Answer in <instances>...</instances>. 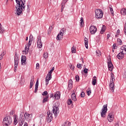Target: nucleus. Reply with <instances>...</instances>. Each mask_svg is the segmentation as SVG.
Returning <instances> with one entry per match:
<instances>
[{"label":"nucleus","instance_id":"1","mask_svg":"<svg viewBox=\"0 0 126 126\" xmlns=\"http://www.w3.org/2000/svg\"><path fill=\"white\" fill-rule=\"evenodd\" d=\"M26 0H16V3L15 7L17 9L16 13L18 15H20L22 11L25 10V2Z\"/></svg>","mask_w":126,"mask_h":126},{"label":"nucleus","instance_id":"2","mask_svg":"<svg viewBox=\"0 0 126 126\" xmlns=\"http://www.w3.org/2000/svg\"><path fill=\"white\" fill-rule=\"evenodd\" d=\"M12 123V118L10 117V116H8L5 117L3 119V126H10Z\"/></svg>","mask_w":126,"mask_h":126},{"label":"nucleus","instance_id":"3","mask_svg":"<svg viewBox=\"0 0 126 126\" xmlns=\"http://www.w3.org/2000/svg\"><path fill=\"white\" fill-rule=\"evenodd\" d=\"M54 70H55V67H52V69L48 72V74L45 78L46 85L49 84V82L51 80V78H52V73Z\"/></svg>","mask_w":126,"mask_h":126},{"label":"nucleus","instance_id":"4","mask_svg":"<svg viewBox=\"0 0 126 126\" xmlns=\"http://www.w3.org/2000/svg\"><path fill=\"white\" fill-rule=\"evenodd\" d=\"M95 16L96 19H100L103 17V11L101 9H96L95 11Z\"/></svg>","mask_w":126,"mask_h":126},{"label":"nucleus","instance_id":"5","mask_svg":"<svg viewBox=\"0 0 126 126\" xmlns=\"http://www.w3.org/2000/svg\"><path fill=\"white\" fill-rule=\"evenodd\" d=\"M108 104L104 105L101 112V118H105L107 111H108Z\"/></svg>","mask_w":126,"mask_h":126},{"label":"nucleus","instance_id":"6","mask_svg":"<svg viewBox=\"0 0 126 126\" xmlns=\"http://www.w3.org/2000/svg\"><path fill=\"white\" fill-rule=\"evenodd\" d=\"M53 113L54 114L55 118H57V115L60 112V109L59 108V103H57V105L53 107Z\"/></svg>","mask_w":126,"mask_h":126},{"label":"nucleus","instance_id":"7","mask_svg":"<svg viewBox=\"0 0 126 126\" xmlns=\"http://www.w3.org/2000/svg\"><path fill=\"white\" fill-rule=\"evenodd\" d=\"M65 32H66V29L65 28L62 29L60 33L57 35L56 39L57 40H61V37H63L64 35V34H65Z\"/></svg>","mask_w":126,"mask_h":126},{"label":"nucleus","instance_id":"8","mask_svg":"<svg viewBox=\"0 0 126 126\" xmlns=\"http://www.w3.org/2000/svg\"><path fill=\"white\" fill-rule=\"evenodd\" d=\"M19 63V58L17 55L14 57V72H16L17 70V66H18V63Z\"/></svg>","mask_w":126,"mask_h":126},{"label":"nucleus","instance_id":"9","mask_svg":"<svg viewBox=\"0 0 126 126\" xmlns=\"http://www.w3.org/2000/svg\"><path fill=\"white\" fill-rule=\"evenodd\" d=\"M31 42H32V40L29 39V42L28 44H27L25 45V50H24L23 52V53H25V55H27L28 54V52L29 51V48L30 47V46H31Z\"/></svg>","mask_w":126,"mask_h":126},{"label":"nucleus","instance_id":"10","mask_svg":"<svg viewBox=\"0 0 126 126\" xmlns=\"http://www.w3.org/2000/svg\"><path fill=\"white\" fill-rule=\"evenodd\" d=\"M89 30L91 34L94 35L97 32V28L95 26L92 25L90 26Z\"/></svg>","mask_w":126,"mask_h":126},{"label":"nucleus","instance_id":"11","mask_svg":"<svg viewBox=\"0 0 126 126\" xmlns=\"http://www.w3.org/2000/svg\"><path fill=\"white\" fill-rule=\"evenodd\" d=\"M47 114V123H51L52 122V120H53V114H52L50 111H48Z\"/></svg>","mask_w":126,"mask_h":126},{"label":"nucleus","instance_id":"12","mask_svg":"<svg viewBox=\"0 0 126 126\" xmlns=\"http://www.w3.org/2000/svg\"><path fill=\"white\" fill-rule=\"evenodd\" d=\"M108 69L110 71H113V68H114V65L112 63L111 59H109V62H107Z\"/></svg>","mask_w":126,"mask_h":126},{"label":"nucleus","instance_id":"13","mask_svg":"<svg viewBox=\"0 0 126 126\" xmlns=\"http://www.w3.org/2000/svg\"><path fill=\"white\" fill-rule=\"evenodd\" d=\"M125 55H126V53L124 52V51H121V52L117 55V58L118 60H123L125 58Z\"/></svg>","mask_w":126,"mask_h":126},{"label":"nucleus","instance_id":"14","mask_svg":"<svg viewBox=\"0 0 126 126\" xmlns=\"http://www.w3.org/2000/svg\"><path fill=\"white\" fill-rule=\"evenodd\" d=\"M37 47L39 49H41V48L43 47V43H42V41L41 40V37L40 36H38L37 37Z\"/></svg>","mask_w":126,"mask_h":126},{"label":"nucleus","instance_id":"15","mask_svg":"<svg viewBox=\"0 0 126 126\" xmlns=\"http://www.w3.org/2000/svg\"><path fill=\"white\" fill-rule=\"evenodd\" d=\"M107 120L110 123H112L114 121V114L109 113L107 117Z\"/></svg>","mask_w":126,"mask_h":126},{"label":"nucleus","instance_id":"16","mask_svg":"<svg viewBox=\"0 0 126 126\" xmlns=\"http://www.w3.org/2000/svg\"><path fill=\"white\" fill-rule=\"evenodd\" d=\"M23 117V115H22L20 114V122H19V126H23V124L25 122V119L24 118H22Z\"/></svg>","mask_w":126,"mask_h":126},{"label":"nucleus","instance_id":"17","mask_svg":"<svg viewBox=\"0 0 126 126\" xmlns=\"http://www.w3.org/2000/svg\"><path fill=\"white\" fill-rule=\"evenodd\" d=\"M21 63L22 65L26 64V56H22L21 57Z\"/></svg>","mask_w":126,"mask_h":126},{"label":"nucleus","instance_id":"18","mask_svg":"<svg viewBox=\"0 0 126 126\" xmlns=\"http://www.w3.org/2000/svg\"><path fill=\"white\" fill-rule=\"evenodd\" d=\"M54 97H55V99L59 100L61 98V93L60 92H57L54 94Z\"/></svg>","mask_w":126,"mask_h":126},{"label":"nucleus","instance_id":"19","mask_svg":"<svg viewBox=\"0 0 126 126\" xmlns=\"http://www.w3.org/2000/svg\"><path fill=\"white\" fill-rule=\"evenodd\" d=\"M109 86L112 92H114L115 90V85L114 84V82H110L109 84Z\"/></svg>","mask_w":126,"mask_h":126},{"label":"nucleus","instance_id":"20","mask_svg":"<svg viewBox=\"0 0 126 126\" xmlns=\"http://www.w3.org/2000/svg\"><path fill=\"white\" fill-rule=\"evenodd\" d=\"M68 0H63L62 3V7H61V11L63 10V8H64V4L67 2Z\"/></svg>","mask_w":126,"mask_h":126},{"label":"nucleus","instance_id":"21","mask_svg":"<svg viewBox=\"0 0 126 126\" xmlns=\"http://www.w3.org/2000/svg\"><path fill=\"white\" fill-rule=\"evenodd\" d=\"M31 114H29L28 113L26 112L24 114V117L25 118L24 120H25V119H26V120H29V119H30V116H31Z\"/></svg>","mask_w":126,"mask_h":126},{"label":"nucleus","instance_id":"22","mask_svg":"<svg viewBox=\"0 0 126 126\" xmlns=\"http://www.w3.org/2000/svg\"><path fill=\"white\" fill-rule=\"evenodd\" d=\"M13 119H14V125H15V126H16L18 122L17 121V116L16 114L14 115Z\"/></svg>","mask_w":126,"mask_h":126},{"label":"nucleus","instance_id":"23","mask_svg":"<svg viewBox=\"0 0 126 126\" xmlns=\"http://www.w3.org/2000/svg\"><path fill=\"white\" fill-rule=\"evenodd\" d=\"M72 100L73 101H74V102H75V101H76L77 100V99H76V96L75 95V94H72L71 95Z\"/></svg>","mask_w":126,"mask_h":126},{"label":"nucleus","instance_id":"24","mask_svg":"<svg viewBox=\"0 0 126 126\" xmlns=\"http://www.w3.org/2000/svg\"><path fill=\"white\" fill-rule=\"evenodd\" d=\"M85 41V45L86 49H88V39L87 38L85 37L84 38Z\"/></svg>","mask_w":126,"mask_h":126},{"label":"nucleus","instance_id":"25","mask_svg":"<svg viewBox=\"0 0 126 126\" xmlns=\"http://www.w3.org/2000/svg\"><path fill=\"white\" fill-rule=\"evenodd\" d=\"M121 50H122L121 52L124 51V53H125V54L126 55V45H123L121 47Z\"/></svg>","mask_w":126,"mask_h":126},{"label":"nucleus","instance_id":"26","mask_svg":"<svg viewBox=\"0 0 126 126\" xmlns=\"http://www.w3.org/2000/svg\"><path fill=\"white\" fill-rule=\"evenodd\" d=\"M120 13L122 15H126V8H122L121 10Z\"/></svg>","mask_w":126,"mask_h":126},{"label":"nucleus","instance_id":"27","mask_svg":"<svg viewBox=\"0 0 126 126\" xmlns=\"http://www.w3.org/2000/svg\"><path fill=\"white\" fill-rule=\"evenodd\" d=\"M4 28L1 27V24L0 23V34H3L4 33Z\"/></svg>","mask_w":126,"mask_h":126},{"label":"nucleus","instance_id":"28","mask_svg":"<svg viewBox=\"0 0 126 126\" xmlns=\"http://www.w3.org/2000/svg\"><path fill=\"white\" fill-rule=\"evenodd\" d=\"M106 30V26L105 25L102 26V28L101 29V30L100 31L101 34H104L105 32V31Z\"/></svg>","mask_w":126,"mask_h":126},{"label":"nucleus","instance_id":"29","mask_svg":"<svg viewBox=\"0 0 126 126\" xmlns=\"http://www.w3.org/2000/svg\"><path fill=\"white\" fill-rule=\"evenodd\" d=\"M80 26H81L82 27H83V25H84V21L83 20V18L81 17L80 21Z\"/></svg>","mask_w":126,"mask_h":126},{"label":"nucleus","instance_id":"30","mask_svg":"<svg viewBox=\"0 0 126 126\" xmlns=\"http://www.w3.org/2000/svg\"><path fill=\"white\" fill-rule=\"evenodd\" d=\"M92 84H93L94 86H95V85H96V76H94L93 78Z\"/></svg>","mask_w":126,"mask_h":126},{"label":"nucleus","instance_id":"31","mask_svg":"<svg viewBox=\"0 0 126 126\" xmlns=\"http://www.w3.org/2000/svg\"><path fill=\"white\" fill-rule=\"evenodd\" d=\"M114 81H115V78H114V74L113 73H111L110 82H114Z\"/></svg>","mask_w":126,"mask_h":126},{"label":"nucleus","instance_id":"32","mask_svg":"<svg viewBox=\"0 0 126 126\" xmlns=\"http://www.w3.org/2000/svg\"><path fill=\"white\" fill-rule=\"evenodd\" d=\"M48 99H49V95L45 97L44 99L42 100V103H46L48 101Z\"/></svg>","mask_w":126,"mask_h":126},{"label":"nucleus","instance_id":"33","mask_svg":"<svg viewBox=\"0 0 126 126\" xmlns=\"http://www.w3.org/2000/svg\"><path fill=\"white\" fill-rule=\"evenodd\" d=\"M117 43L118 45H123V41L120 38L117 39Z\"/></svg>","mask_w":126,"mask_h":126},{"label":"nucleus","instance_id":"34","mask_svg":"<svg viewBox=\"0 0 126 126\" xmlns=\"http://www.w3.org/2000/svg\"><path fill=\"white\" fill-rule=\"evenodd\" d=\"M71 52L73 54H75V53H76V49H75V47H74V46L72 47Z\"/></svg>","mask_w":126,"mask_h":126},{"label":"nucleus","instance_id":"35","mask_svg":"<svg viewBox=\"0 0 126 126\" xmlns=\"http://www.w3.org/2000/svg\"><path fill=\"white\" fill-rule=\"evenodd\" d=\"M96 54L97 57H100V56H101V51H100V50H96Z\"/></svg>","mask_w":126,"mask_h":126},{"label":"nucleus","instance_id":"36","mask_svg":"<svg viewBox=\"0 0 126 126\" xmlns=\"http://www.w3.org/2000/svg\"><path fill=\"white\" fill-rule=\"evenodd\" d=\"M5 55V52H3L2 54L0 55V61H1L2 60V58H3V56Z\"/></svg>","mask_w":126,"mask_h":126},{"label":"nucleus","instance_id":"37","mask_svg":"<svg viewBox=\"0 0 126 126\" xmlns=\"http://www.w3.org/2000/svg\"><path fill=\"white\" fill-rule=\"evenodd\" d=\"M48 56H49V54H48V53L47 52L44 53L43 54V57L44 58V59L48 58Z\"/></svg>","mask_w":126,"mask_h":126},{"label":"nucleus","instance_id":"38","mask_svg":"<svg viewBox=\"0 0 126 126\" xmlns=\"http://www.w3.org/2000/svg\"><path fill=\"white\" fill-rule=\"evenodd\" d=\"M64 125L67 126H70V122L66 121L64 123Z\"/></svg>","mask_w":126,"mask_h":126},{"label":"nucleus","instance_id":"39","mask_svg":"<svg viewBox=\"0 0 126 126\" xmlns=\"http://www.w3.org/2000/svg\"><path fill=\"white\" fill-rule=\"evenodd\" d=\"M81 97H82V98H84L85 97V93H84V92H82L81 93Z\"/></svg>","mask_w":126,"mask_h":126},{"label":"nucleus","instance_id":"40","mask_svg":"<svg viewBox=\"0 0 126 126\" xmlns=\"http://www.w3.org/2000/svg\"><path fill=\"white\" fill-rule=\"evenodd\" d=\"M67 104L68 105H71L72 104V100L71 99H68Z\"/></svg>","mask_w":126,"mask_h":126},{"label":"nucleus","instance_id":"41","mask_svg":"<svg viewBox=\"0 0 126 126\" xmlns=\"http://www.w3.org/2000/svg\"><path fill=\"white\" fill-rule=\"evenodd\" d=\"M42 95H43V96H47V95H48V92H47V91H44V92L42 93Z\"/></svg>","mask_w":126,"mask_h":126},{"label":"nucleus","instance_id":"42","mask_svg":"<svg viewBox=\"0 0 126 126\" xmlns=\"http://www.w3.org/2000/svg\"><path fill=\"white\" fill-rule=\"evenodd\" d=\"M75 79H76V81H77V82L79 81V76L76 75Z\"/></svg>","mask_w":126,"mask_h":126},{"label":"nucleus","instance_id":"43","mask_svg":"<svg viewBox=\"0 0 126 126\" xmlns=\"http://www.w3.org/2000/svg\"><path fill=\"white\" fill-rule=\"evenodd\" d=\"M68 87L69 89H71V88H72V84H68Z\"/></svg>","mask_w":126,"mask_h":126},{"label":"nucleus","instance_id":"44","mask_svg":"<svg viewBox=\"0 0 126 126\" xmlns=\"http://www.w3.org/2000/svg\"><path fill=\"white\" fill-rule=\"evenodd\" d=\"M84 73H88V69L87 68H85L84 70Z\"/></svg>","mask_w":126,"mask_h":126},{"label":"nucleus","instance_id":"45","mask_svg":"<svg viewBox=\"0 0 126 126\" xmlns=\"http://www.w3.org/2000/svg\"><path fill=\"white\" fill-rule=\"evenodd\" d=\"M36 67L37 69H39V67H40V64H39V63H36Z\"/></svg>","mask_w":126,"mask_h":126},{"label":"nucleus","instance_id":"46","mask_svg":"<svg viewBox=\"0 0 126 126\" xmlns=\"http://www.w3.org/2000/svg\"><path fill=\"white\" fill-rule=\"evenodd\" d=\"M110 10L111 14H114V10H113V8H110Z\"/></svg>","mask_w":126,"mask_h":126},{"label":"nucleus","instance_id":"47","mask_svg":"<svg viewBox=\"0 0 126 126\" xmlns=\"http://www.w3.org/2000/svg\"><path fill=\"white\" fill-rule=\"evenodd\" d=\"M34 82V76L32 77V78L31 80L30 83H33Z\"/></svg>","mask_w":126,"mask_h":126},{"label":"nucleus","instance_id":"48","mask_svg":"<svg viewBox=\"0 0 126 126\" xmlns=\"http://www.w3.org/2000/svg\"><path fill=\"white\" fill-rule=\"evenodd\" d=\"M34 82V76L32 77V78L31 80L30 83H33Z\"/></svg>","mask_w":126,"mask_h":126},{"label":"nucleus","instance_id":"49","mask_svg":"<svg viewBox=\"0 0 126 126\" xmlns=\"http://www.w3.org/2000/svg\"><path fill=\"white\" fill-rule=\"evenodd\" d=\"M35 85L36 86H39V80L37 79L36 80V82Z\"/></svg>","mask_w":126,"mask_h":126},{"label":"nucleus","instance_id":"50","mask_svg":"<svg viewBox=\"0 0 126 126\" xmlns=\"http://www.w3.org/2000/svg\"><path fill=\"white\" fill-rule=\"evenodd\" d=\"M77 67H78V68H81V64H77Z\"/></svg>","mask_w":126,"mask_h":126},{"label":"nucleus","instance_id":"51","mask_svg":"<svg viewBox=\"0 0 126 126\" xmlns=\"http://www.w3.org/2000/svg\"><path fill=\"white\" fill-rule=\"evenodd\" d=\"M123 77L124 78H126V71H125L123 73Z\"/></svg>","mask_w":126,"mask_h":126},{"label":"nucleus","instance_id":"52","mask_svg":"<svg viewBox=\"0 0 126 126\" xmlns=\"http://www.w3.org/2000/svg\"><path fill=\"white\" fill-rule=\"evenodd\" d=\"M91 94V91H87V95H88V96L90 95V94Z\"/></svg>","mask_w":126,"mask_h":126},{"label":"nucleus","instance_id":"53","mask_svg":"<svg viewBox=\"0 0 126 126\" xmlns=\"http://www.w3.org/2000/svg\"><path fill=\"white\" fill-rule=\"evenodd\" d=\"M70 68L72 70H74V66L71 65Z\"/></svg>","mask_w":126,"mask_h":126},{"label":"nucleus","instance_id":"54","mask_svg":"<svg viewBox=\"0 0 126 126\" xmlns=\"http://www.w3.org/2000/svg\"><path fill=\"white\" fill-rule=\"evenodd\" d=\"M27 7H28V9L27 10V12H29L30 11V9L29 8V5H27Z\"/></svg>","mask_w":126,"mask_h":126},{"label":"nucleus","instance_id":"55","mask_svg":"<svg viewBox=\"0 0 126 126\" xmlns=\"http://www.w3.org/2000/svg\"><path fill=\"white\" fill-rule=\"evenodd\" d=\"M113 49H117V45H116V43H114L113 45Z\"/></svg>","mask_w":126,"mask_h":126},{"label":"nucleus","instance_id":"56","mask_svg":"<svg viewBox=\"0 0 126 126\" xmlns=\"http://www.w3.org/2000/svg\"><path fill=\"white\" fill-rule=\"evenodd\" d=\"M14 111L13 110H12L10 112V115H14Z\"/></svg>","mask_w":126,"mask_h":126},{"label":"nucleus","instance_id":"57","mask_svg":"<svg viewBox=\"0 0 126 126\" xmlns=\"http://www.w3.org/2000/svg\"><path fill=\"white\" fill-rule=\"evenodd\" d=\"M33 87V83H30V88L31 89Z\"/></svg>","mask_w":126,"mask_h":126},{"label":"nucleus","instance_id":"58","mask_svg":"<svg viewBox=\"0 0 126 126\" xmlns=\"http://www.w3.org/2000/svg\"><path fill=\"white\" fill-rule=\"evenodd\" d=\"M120 32H121V31H120V30H118L117 31V35H120Z\"/></svg>","mask_w":126,"mask_h":126},{"label":"nucleus","instance_id":"59","mask_svg":"<svg viewBox=\"0 0 126 126\" xmlns=\"http://www.w3.org/2000/svg\"><path fill=\"white\" fill-rule=\"evenodd\" d=\"M68 84H72V80H69Z\"/></svg>","mask_w":126,"mask_h":126},{"label":"nucleus","instance_id":"60","mask_svg":"<svg viewBox=\"0 0 126 126\" xmlns=\"http://www.w3.org/2000/svg\"><path fill=\"white\" fill-rule=\"evenodd\" d=\"M33 39V35H30V39L29 40H32Z\"/></svg>","mask_w":126,"mask_h":126},{"label":"nucleus","instance_id":"61","mask_svg":"<svg viewBox=\"0 0 126 126\" xmlns=\"http://www.w3.org/2000/svg\"><path fill=\"white\" fill-rule=\"evenodd\" d=\"M111 37V34H108L107 36V39H109Z\"/></svg>","mask_w":126,"mask_h":126},{"label":"nucleus","instance_id":"62","mask_svg":"<svg viewBox=\"0 0 126 126\" xmlns=\"http://www.w3.org/2000/svg\"><path fill=\"white\" fill-rule=\"evenodd\" d=\"M124 33L126 35V28H124Z\"/></svg>","mask_w":126,"mask_h":126},{"label":"nucleus","instance_id":"63","mask_svg":"<svg viewBox=\"0 0 126 126\" xmlns=\"http://www.w3.org/2000/svg\"><path fill=\"white\" fill-rule=\"evenodd\" d=\"M24 126H28V124H27V123L25 122Z\"/></svg>","mask_w":126,"mask_h":126},{"label":"nucleus","instance_id":"64","mask_svg":"<svg viewBox=\"0 0 126 126\" xmlns=\"http://www.w3.org/2000/svg\"><path fill=\"white\" fill-rule=\"evenodd\" d=\"M115 126H119V122L115 123Z\"/></svg>","mask_w":126,"mask_h":126}]
</instances>
